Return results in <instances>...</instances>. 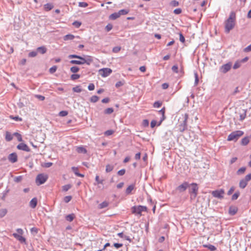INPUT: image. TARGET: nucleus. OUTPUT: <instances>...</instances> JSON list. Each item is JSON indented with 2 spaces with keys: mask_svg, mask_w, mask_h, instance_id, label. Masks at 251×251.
I'll return each instance as SVG.
<instances>
[{
  "mask_svg": "<svg viewBox=\"0 0 251 251\" xmlns=\"http://www.w3.org/2000/svg\"><path fill=\"white\" fill-rule=\"evenodd\" d=\"M8 159L12 163L16 162L17 161V154L16 153H10L8 157Z\"/></svg>",
  "mask_w": 251,
  "mask_h": 251,
  "instance_id": "obj_13",
  "label": "nucleus"
},
{
  "mask_svg": "<svg viewBox=\"0 0 251 251\" xmlns=\"http://www.w3.org/2000/svg\"><path fill=\"white\" fill-rule=\"evenodd\" d=\"M194 75H195L194 85L197 86L199 82V77H198V73L197 72H195Z\"/></svg>",
  "mask_w": 251,
  "mask_h": 251,
  "instance_id": "obj_40",
  "label": "nucleus"
},
{
  "mask_svg": "<svg viewBox=\"0 0 251 251\" xmlns=\"http://www.w3.org/2000/svg\"><path fill=\"white\" fill-rule=\"evenodd\" d=\"M75 218V216L73 214H69L66 216V220L69 222H72Z\"/></svg>",
  "mask_w": 251,
  "mask_h": 251,
  "instance_id": "obj_34",
  "label": "nucleus"
},
{
  "mask_svg": "<svg viewBox=\"0 0 251 251\" xmlns=\"http://www.w3.org/2000/svg\"><path fill=\"white\" fill-rule=\"evenodd\" d=\"M119 17H120L119 12L114 13L110 16V19L111 20H115Z\"/></svg>",
  "mask_w": 251,
  "mask_h": 251,
  "instance_id": "obj_28",
  "label": "nucleus"
},
{
  "mask_svg": "<svg viewBox=\"0 0 251 251\" xmlns=\"http://www.w3.org/2000/svg\"><path fill=\"white\" fill-rule=\"evenodd\" d=\"M71 187V185L68 184L65 185L63 186V190L64 191H67Z\"/></svg>",
  "mask_w": 251,
  "mask_h": 251,
  "instance_id": "obj_57",
  "label": "nucleus"
},
{
  "mask_svg": "<svg viewBox=\"0 0 251 251\" xmlns=\"http://www.w3.org/2000/svg\"><path fill=\"white\" fill-rule=\"evenodd\" d=\"M75 38V36L72 34H67L63 37L65 41L72 40Z\"/></svg>",
  "mask_w": 251,
  "mask_h": 251,
  "instance_id": "obj_27",
  "label": "nucleus"
},
{
  "mask_svg": "<svg viewBox=\"0 0 251 251\" xmlns=\"http://www.w3.org/2000/svg\"><path fill=\"white\" fill-rule=\"evenodd\" d=\"M68 113L67 111H61L59 112V115L60 116L64 117L68 115Z\"/></svg>",
  "mask_w": 251,
  "mask_h": 251,
  "instance_id": "obj_55",
  "label": "nucleus"
},
{
  "mask_svg": "<svg viewBox=\"0 0 251 251\" xmlns=\"http://www.w3.org/2000/svg\"><path fill=\"white\" fill-rule=\"evenodd\" d=\"M114 169V166L110 164H107L106 166L105 171L106 173H109L111 172Z\"/></svg>",
  "mask_w": 251,
  "mask_h": 251,
  "instance_id": "obj_29",
  "label": "nucleus"
},
{
  "mask_svg": "<svg viewBox=\"0 0 251 251\" xmlns=\"http://www.w3.org/2000/svg\"><path fill=\"white\" fill-rule=\"evenodd\" d=\"M211 194L213 197L219 199H222L224 198V197L225 190L223 189L216 190L215 191H213Z\"/></svg>",
  "mask_w": 251,
  "mask_h": 251,
  "instance_id": "obj_8",
  "label": "nucleus"
},
{
  "mask_svg": "<svg viewBox=\"0 0 251 251\" xmlns=\"http://www.w3.org/2000/svg\"><path fill=\"white\" fill-rule=\"evenodd\" d=\"M170 4L173 7H176L179 5V2L176 0H173L171 2Z\"/></svg>",
  "mask_w": 251,
  "mask_h": 251,
  "instance_id": "obj_53",
  "label": "nucleus"
},
{
  "mask_svg": "<svg viewBox=\"0 0 251 251\" xmlns=\"http://www.w3.org/2000/svg\"><path fill=\"white\" fill-rule=\"evenodd\" d=\"M118 12L120 16L122 15L127 14L129 12V11L128 10L122 9L120 10Z\"/></svg>",
  "mask_w": 251,
  "mask_h": 251,
  "instance_id": "obj_43",
  "label": "nucleus"
},
{
  "mask_svg": "<svg viewBox=\"0 0 251 251\" xmlns=\"http://www.w3.org/2000/svg\"><path fill=\"white\" fill-rule=\"evenodd\" d=\"M95 180L97 182V184H102L103 183L104 180L100 179V177L98 175H97L95 177Z\"/></svg>",
  "mask_w": 251,
  "mask_h": 251,
  "instance_id": "obj_38",
  "label": "nucleus"
},
{
  "mask_svg": "<svg viewBox=\"0 0 251 251\" xmlns=\"http://www.w3.org/2000/svg\"><path fill=\"white\" fill-rule=\"evenodd\" d=\"M80 75L78 74H73L71 76V78L72 80H76L78 79L80 77Z\"/></svg>",
  "mask_w": 251,
  "mask_h": 251,
  "instance_id": "obj_48",
  "label": "nucleus"
},
{
  "mask_svg": "<svg viewBox=\"0 0 251 251\" xmlns=\"http://www.w3.org/2000/svg\"><path fill=\"white\" fill-rule=\"evenodd\" d=\"M48 177L46 175L43 174H39L36 178V182L38 185L44 183L47 180Z\"/></svg>",
  "mask_w": 251,
  "mask_h": 251,
  "instance_id": "obj_7",
  "label": "nucleus"
},
{
  "mask_svg": "<svg viewBox=\"0 0 251 251\" xmlns=\"http://www.w3.org/2000/svg\"><path fill=\"white\" fill-rule=\"evenodd\" d=\"M204 247L208 248L210 251H214L216 250V247L211 244L204 245Z\"/></svg>",
  "mask_w": 251,
  "mask_h": 251,
  "instance_id": "obj_31",
  "label": "nucleus"
},
{
  "mask_svg": "<svg viewBox=\"0 0 251 251\" xmlns=\"http://www.w3.org/2000/svg\"><path fill=\"white\" fill-rule=\"evenodd\" d=\"M112 72L111 69L105 68L100 69L99 73L101 76L105 77L109 75Z\"/></svg>",
  "mask_w": 251,
  "mask_h": 251,
  "instance_id": "obj_9",
  "label": "nucleus"
},
{
  "mask_svg": "<svg viewBox=\"0 0 251 251\" xmlns=\"http://www.w3.org/2000/svg\"><path fill=\"white\" fill-rule=\"evenodd\" d=\"M69 58H77L80 59L83 62L82 63H89L90 62L93 61L92 58L90 56H87L85 58H82L80 56L75 55H70L69 56ZM70 63H81L79 61L77 60H72Z\"/></svg>",
  "mask_w": 251,
  "mask_h": 251,
  "instance_id": "obj_6",
  "label": "nucleus"
},
{
  "mask_svg": "<svg viewBox=\"0 0 251 251\" xmlns=\"http://www.w3.org/2000/svg\"><path fill=\"white\" fill-rule=\"evenodd\" d=\"M246 117V110H244V112L240 115V120L242 121Z\"/></svg>",
  "mask_w": 251,
  "mask_h": 251,
  "instance_id": "obj_42",
  "label": "nucleus"
},
{
  "mask_svg": "<svg viewBox=\"0 0 251 251\" xmlns=\"http://www.w3.org/2000/svg\"><path fill=\"white\" fill-rule=\"evenodd\" d=\"M56 70H57V66H53L50 69L49 72L50 74H53L56 71Z\"/></svg>",
  "mask_w": 251,
  "mask_h": 251,
  "instance_id": "obj_50",
  "label": "nucleus"
},
{
  "mask_svg": "<svg viewBox=\"0 0 251 251\" xmlns=\"http://www.w3.org/2000/svg\"><path fill=\"white\" fill-rule=\"evenodd\" d=\"M73 91L75 92L80 93L82 91V89L80 86H76L73 88Z\"/></svg>",
  "mask_w": 251,
  "mask_h": 251,
  "instance_id": "obj_37",
  "label": "nucleus"
},
{
  "mask_svg": "<svg viewBox=\"0 0 251 251\" xmlns=\"http://www.w3.org/2000/svg\"><path fill=\"white\" fill-rule=\"evenodd\" d=\"M17 148L18 149H19L20 150H22V151H27V152H29L30 151V149H29V148L27 146V145H26L25 143L19 144L17 146Z\"/></svg>",
  "mask_w": 251,
  "mask_h": 251,
  "instance_id": "obj_11",
  "label": "nucleus"
},
{
  "mask_svg": "<svg viewBox=\"0 0 251 251\" xmlns=\"http://www.w3.org/2000/svg\"><path fill=\"white\" fill-rule=\"evenodd\" d=\"M236 15L234 12L230 14L229 17L225 22V31L228 33L234 27L235 24Z\"/></svg>",
  "mask_w": 251,
  "mask_h": 251,
  "instance_id": "obj_1",
  "label": "nucleus"
},
{
  "mask_svg": "<svg viewBox=\"0 0 251 251\" xmlns=\"http://www.w3.org/2000/svg\"><path fill=\"white\" fill-rule=\"evenodd\" d=\"M249 137H245L241 140V143L243 146H246L249 144Z\"/></svg>",
  "mask_w": 251,
  "mask_h": 251,
  "instance_id": "obj_23",
  "label": "nucleus"
},
{
  "mask_svg": "<svg viewBox=\"0 0 251 251\" xmlns=\"http://www.w3.org/2000/svg\"><path fill=\"white\" fill-rule=\"evenodd\" d=\"M37 51L41 54H44L47 51V49L44 46L40 47L37 49Z\"/></svg>",
  "mask_w": 251,
  "mask_h": 251,
  "instance_id": "obj_22",
  "label": "nucleus"
},
{
  "mask_svg": "<svg viewBox=\"0 0 251 251\" xmlns=\"http://www.w3.org/2000/svg\"><path fill=\"white\" fill-rule=\"evenodd\" d=\"M244 50L245 52H249L251 51V44L248 46L247 47L245 48Z\"/></svg>",
  "mask_w": 251,
  "mask_h": 251,
  "instance_id": "obj_64",
  "label": "nucleus"
},
{
  "mask_svg": "<svg viewBox=\"0 0 251 251\" xmlns=\"http://www.w3.org/2000/svg\"><path fill=\"white\" fill-rule=\"evenodd\" d=\"M72 197L71 196H67L64 198V201L66 203L69 202L72 200Z\"/></svg>",
  "mask_w": 251,
  "mask_h": 251,
  "instance_id": "obj_47",
  "label": "nucleus"
},
{
  "mask_svg": "<svg viewBox=\"0 0 251 251\" xmlns=\"http://www.w3.org/2000/svg\"><path fill=\"white\" fill-rule=\"evenodd\" d=\"M76 151L79 153L84 154L87 152V150L81 146L76 147Z\"/></svg>",
  "mask_w": 251,
  "mask_h": 251,
  "instance_id": "obj_20",
  "label": "nucleus"
},
{
  "mask_svg": "<svg viewBox=\"0 0 251 251\" xmlns=\"http://www.w3.org/2000/svg\"><path fill=\"white\" fill-rule=\"evenodd\" d=\"M188 119V114L187 113L182 115V117L179 118V125L178 126V129L180 132H183L187 129Z\"/></svg>",
  "mask_w": 251,
  "mask_h": 251,
  "instance_id": "obj_2",
  "label": "nucleus"
},
{
  "mask_svg": "<svg viewBox=\"0 0 251 251\" xmlns=\"http://www.w3.org/2000/svg\"><path fill=\"white\" fill-rule=\"evenodd\" d=\"M108 205V203L107 201H103L99 205V208L100 209H102L106 207Z\"/></svg>",
  "mask_w": 251,
  "mask_h": 251,
  "instance_id": "obj_32",
  "label": "nucleus"
},
{
  "mask_svg": "<svg viewBox=\"0 0 251 251\" xmlns=\"http://www.w3.org/2000/svg\"><path fill=\"white\" fill-rule=\"evenodd\" d=\"M238 211V208L235 206H231L229 208L228 213L230 215L233 216L235 215Z\"/></svg>",
  "mask_w": 251,
  "mask_h": 251,
  "instance_id": "obj_14",
  "label": "nucleus"
},
{
  "mask_svg": "<svg viewBox=\"0 0 251 251\" xmlns=\"http://www.w3.org/2000/svg\"><path fill=\"white\" fill-rule=\"evenodd\" d=\"M14 136H16L17 138L18 141L21 142L22 141V137L20 134L18 132H15L13 133Z\"/></svg>",
  "mask_w": 251,
  "mask_h": 251,
  "instance_id": "obj_41",
  "label": "nucleus"
},
{
  "mask_svg": "<svg viewBox=\"0 0 251 251\" xmlns=\"http://www.w3.org/2000/svg\"><path fill=\"white\" fill-rule=\"evenodd\" d=\"M134 184H131L126 188V193L127 195H129L131 191L134 189Z\"/></svg>",
  "mask_w": 251,
  "mask_h": 251,
  "instance_id": "obj_25",
  "label": "nucleus"
},
{
  "mask_svg": "<svg viewBox=\"0 0 251 251\" xmlns=\"http://www.w3.org/2000/svg\"><path fill=\"white\" fill-rule=\"evenodd\" d=\"M182 10L180 8H176L174 10V13L176 14H179L181 13Z\"/></svg>",
  "mask_w": 251,
  "mask_h": 251,
  "instance_id": "obj_63",
  "label": "nucleus"
},
{
  "mask_svg": "<svg viewBox=\"0 0 251 251\" xmlns=\"http://www.w3.org/2000/svg\"><path fill=\"white\" fill-rule=\"evenodd\" d=\"M88 89L90 91L94 90L95 89V85L93 83H90L88 85Z\"/></svg>",
  "mask_w": 251,
  "mask_h": 251,
  "instance_id": "obj_62",
  "label": "nucleus"
},
{
  "mask_svg": "<svg viewBox=\"0 0 251 251\" xmlns=\"http://www.w3.org/2000/svg\"><path fill=\"white\" fill-rule=\"evenodd\" d=\"M162 105V102L157 101L153 103V107L155 108L160 107Z\"/></svg>",
  "mask_w": 251,
  "mask_h": 251,
  "instance_id": "obj_49",
  "label": "nucleus"
},
{
  "mask_svg": "<svg viewBox=\"0 0 251 251\" xmlns=\"http://www.w3.org/2000/svg\"><path fill=\"white\" fill-rule=\"evenodd\" d=\"M165 108L163 107L161 110H160L158 112L159 113H161L162 114V116L160 118V120L158 124H157L158 126H160L162 122L165 120Z\"/></svg>",
  "mask_w": 251,
  "mask_h": 251,
  "instance_id": "obj_15",
  "label": "nucleus"
},
{
  "mask_svg": "<svg viewBox=\"0 0 251 251\" xmlns=\"http://www.w3.org/2000/svg\"><path fill=\"white\" fill-rule=\"evenodd\" d=\"M13 134H12L10 132L6 131L5 133V140L8 142H9L13 139Z\"/></svg>",
  "mask_w": 251,
  "mask_h": 251,
  "instance_id": "obj_19",
  "label": "nucleus"
},
{
  "mask_svg": "<svg viewBox=\"0 0 251 251\" xmlns=\"http://www.w3.org/2000/svg\"><path fill=\"white\" fill-rule=\"evenodd\" d=\"M124 84V82L122 81H119L116 82L115 84V87L116 88H119Z\"/></svg>",
  "mask_w": 251,
  "mask_h": 251,
  "instance_id": "obj_54",
  "label": "nucleus"
},
{
  "mask_svg": "<svg viewBox=\"0 0 251 251\" xmlns=\"http://www.w3.org/2000/svg\"><path fill=\"white\" fill-rule=\"evenodd\" d=\"M147 206L143 205L133 206L131 208L132 214L139 215L140 216L142 215V212L143 211L147 212Z\"/></svg>",
  "mask_w": 251,
  "mask_h": 251,
  "instance_id": "obj_5",
  "label": "nucleus"
},
{
  "mask_svg": "<svg viewBox=\"0 0 251 251\" xmlns=\"http://www.w3.org/2000/svg\"><path fill=\"white\" fill-rule=\"evenodd\" d=\"M189 186L190 184L187 181H184L176 188V190L179 192H183Z\"/></svg>",
  "mask_w": 251,
  "mask_h": 251,
  "instance_id": "obj_10",
  "label": "nucleus"
},
{
  "mask_svg": "<svg viewBox=\"0 0 251 251\" xmlns=\"http://www.w3.org/2000/svg\"><path fill=\"white\" fill-rule=\"evenodd\" d=\"M189 187H191L189 189V193L190 194V199L191 200H194L197 196L199 187L198 184L196 183L190 184Z\"/></svg>",
  "mask_w": 251,
  "mask_h": 251,
  "instance_id": "obj_4",
  "label": "nucleus"
},
{
  "mask_svg": "<svg viewBox=\"0 0 251 251\" xmlns=\"http://www.w3.org/2000/svg\"><path fill=\"white\" fill-rule=\"evenodd\" d=\"M235 190V188L234 186H232L230 189L228 191L227 193V194L228 195H230L232 194V193L233 192V191H234Z\"/></svg>",
  "mask_w": 251,
  "mask_h": 251,
  "instance_id": "obj_60",
  "label": "nucleus"
},
{
  "mask_svg": "<svg viewBox=\"0 0 251 251\" xmlns=\"http://www.w3.org/2000/svg\"><path fill=\"white\" fill-rule=\"evenodd\" d=\"M114 111V109L112 107L107 108L106 109H105L104 113L105 114H110L112 113Z\"/></svg>",
  "mask_w": 251,
  "mask_h": 251,
  "instance_id": "obj_36",
  "label": "nucleus"
},
{
  "mask_svg": "<svg viewBox=\"0 0 251 251\" xmlns=\"http://www.w3.org/2000/svg\"><path fill=\"white\" fill-rule=\"evenodd\" d=\"M99 99V97L95 95V96H93L92 97H91V98L90 99V101H91V102L94 103V102H96L97 101H98Z\"/></svg>",
  "mask_w": 251,
  "mask_h": 251,
  "instance_id": "obj_39",
  "label": "nucleus"
},
{
  "mask_svg": "<svg viewBox=\"0 0 251 251\" xmlns=\"http://www.w3.org/2000/svg\"><path fill=\"white\" fill-rule=\"evenodd\" d=\"M246 170V168L245 167H243L240 168L239 169H238V170L237 171V174L238 175H242L244 173Z\"/></svg>",
  "mask_w": 251,
  "mask_h": 251,
  "instance_id": "obj_35",
  "label": "nucleus"
},
{
  "mask_svg": "<svg viewBox=\"0 0 251 251\" xmlns=\"http://www.w3.org/2000/svg\"><path fill=\"white\" fill-rule=\"evenodd\" d=\"M22 179H23V176H19L15 177L14 178V181L16 182H19L21 181H22Z\"/></svg>",
  "mask_w": 251,
  "mask_h": 251,
  "instance_id": "obj_52",
  "label": "nucleus"
},
{
  "mask_svg": "<svg viewBox=\"0 0 251 251\" xmlns=\"http://www.w3.org/2000/svg\"><path fill=\"white\" fill-rule=\"evenodd\" d=\"M35 97L36 98H37L38 99H39V100H42V101L44 100L45 99L44 96L40 95H35Z\"/></svg>",
  "mask_w": 251,
  "mask_h": 251,
  "instance_id": "obj_59",
  "label": "nucleus"
},
{
  "mask_svg": "<svg viewBox=\"0 0 251 251\" xmlns=\"http://www.w3.org/2000/svg\"><path fill=\"white\" fill-rule=\"evenodd\" d=\"M79 68L77 66H73L71 68V71L73 73H76L78 71Z\"/></svg>",
  "mask_w": 251,
  "mask_h": 251,
  "instance_id": "obj_46",
  "label": "nucleus"
},
{
  "mask_svg": "<svg viewBox=\"0 0 251 251\" xmlns=\"http://www.w3.org/2000/svg\"><path fill=\"white\" fill-rule=\"evenodd\" d=\"M72 170L74 173V174L77 176L83 177L84 176V175L83 174H81L78 172V169L77 167H72Z\"/></svg>",
  "mask_w": 251,
  "mask_h": 251,
  "instance_id": "obj_18",
  "label": "nucleus"
},
{
  "mask_svg": "<svg viewBox=\"0 0 251 251\" xmlns=\"http://www.w3.org/2000/svg\"><path fill=\"white\" fill-rule=\"evenodd\" d=\"M243 179L246 181L247 183L251 180V174H249L246 176Z\"/></svg>",
  "mask_w": 251,
  "mask_h": 251,
  "instance_id": "obj_44",
  "label": "nucleus"
},
{
  "mask_svg": "<svg viewBox=\"0 0 251 251\" xmlns=\"http://www.w3.org/2000/svg\"><path fill=\"white\" fill-rule=\"evenodd\" d=\"M125 173H126L125 169H121L118 172L117 174L119 176H122L125 174Z\"/></svg>",
  "mask_w": 251,
  "mask_h": 251,
  "instance_id": "obj_56",
  "label": "nucleus"
},
{
  "mask_svg": "<svg viewBox=\"0 0 251 251\" xmlns=\"http://www.w3.org/2000/svg\"><path fill=\"white\" fill-rule=\"evenodd\" d=\"M13 236L21 243H24L25 242V239L21 235H19L17 233H13Z\"/></svg>",
  "mask_w": 251,
  "mask_h": 251,
  "instance_id": "obj_16",
  "label": "nucleus"
},
{
  "mask_svg": "<svg viewBox=\"0 0 251 251\" xmlns=\"http://www.w3.org/2000/svg\"><path fill=\"white\" fill-rule=\"evenodd\" d=\"M231 65L230 64H224L223 66L220 68V71L223 73H226L231 69Z\"/></svg>",
  "mask_w": 251,
  "mask_h": 251,
  "instance_id": "obj_12",
  "label": "nucleus"
},
{
  "mask_svg": "<svg viewBox=\"0 0 251 251\" xmlns=\"http://www.w3.org/2000/svg\"><path fill=\"white\" fill-rule=\"evenodd\" d=\"M248 183L243 179L240 180L239 184V186L241 189H244L247 185Z\"/></svg>",
  "mask_w": 251,
  "mask_h": 251,
  "instance_id": "obj_21",
  "label": "nucleus"
},
{
  "mask_svg": "<svg viewBox=\"0 0 251 251\" xmlns=\"http://www.w3.org/2000/svg\"><path fill=\"white\" fill-rule=\"evenodd\" d=\"M78 5L80 7H86L88 6V4H87V3H86L85 2H80L78 3Z\"/></svg>",
  "mask_w": 251,
  "mask_h": 251,
  "instance_id": "obj_58",
  "label": "nucleus"
},
{
  "mask_svg": "<svg viewBox=\"0 0 251 251\" xmlns=\"http://www.w3.org/2000/svg\"><path fill=\"white\" fill-rule=\"evenodd\" d=\"M118 236L121 238H124L126 240L128 241L129 242H131V239L128 236L124 235L123 232H120L118 233Z\"/></svg>",
  "mask_w": 251,
  "mask_h": 251,
  "instance_id": "obj_24",
  "label": "nucleus"
},
{
  "mask_svg": "<svg viewBox=\"0 0 251 251\" xmlns=\"http://www.w3.org/2000/svg\"><path fill=\"white\" fill-rule=\"evenodd\" d=\"M240 192L239 191H237L231 197V200L232 201H234L237 200L239 196H240Z\"/></svg>",
  "mask_w": 251,
  "mask_h": 251,
  "instance_id": "obj_30",
  "label": "nucleus"
},
{
  "mask_svg": "<svg viewBox=\"0 0 251 251\" xmlns=\"http://www.w3.org/2000/svg\"><path fill=\"white\" fill-rule=\"evenodd\" d=\"M37 199L36 198H34L29 202V206L32 208H35L37 206Z\"/></svg>",
  "mask_w": 251,
  "mask_h": 251,
  "instance_id": "obj_17",
  "label": "nucleus"
},
{
  "mask_svg": "<svg viewBox=\"0 0 251 251\" xmlns=\"http://www.w3.org/2000/svg\"><path fill=\"white\" fill-rule=\"evenodd\" d=\"M73 25L76 28H78L81 25V23L78 21H75L73 23Z\"/></svg>",
  "mask_w": 251,
  "mask_h": 251,
  "instance_id": "obj_45",
  "label": "nucleus"
},
{
  "mask_svg": "<svg viewBox=\"0 0 251 251\" xmlns=\"http://www.w3.org/2000/svg\"><path fill=\"white\" fill-rule=\"evenodd\" d=\"M37 54V51H32L29 53L28 56L31 57H35Z\"/></svg>",
  "mask_w": 251,
  "mask_h": 251,
  "instance_id": "obj_51",
  "label": "nucleus"
},
{
  "mask_svg": "<svg viewBox=\"0 0 251 251\" xmlns=\"http://www.w3.org/2000/svg\"><path fill=\"white\" fill-rule=\"evenodd\" d=\"M7 211L5 208L1 209L0 210V218L3 217L7 213Z\"/></svg>",
  "mask_w": 251,
  "mask_h": 251,
  "instance_id": "obj_33",
  "label": "nucleus"
},
{
  "mask_svg": "<svg viewBox=\"0 0 251 251\" xmlns=\"http://www.w3.org/2000/svg\"><path fill=\"white\" fill-rule=\"evenodd\" d=\"M113 246L114 247H115L116 249H119L120 248L123 247V244H121V243H114L113 244Z\"/></svg>",
  "mask_w": 251,
  "mask_h": 251,
  "instance_id": "obj_61",
  "label": "nucleus"
},
{
  "mask_svg": "<svg viewBox=\"0 0 251 251\" xmlns=\"http://www.w3.org/2000/svg\"><path fill=\"white\" fill-rule=\"evenodd\" d=\"M243 134L244 132L242 130L233 131L228 135L227 140L228 141L236 142Z\"/></svg>",
  "mask_w": 251,
  "mask_h": 251,
  "instance_id": "obj_3",
  "label": "nucleus"
},
{
  "mask_svg": "<svg viewBox=\"0 0 251 251\" xmlns=\"http://www.w3.org/2000/svg\"><path fill=\"white\" fill-rule=\"evenodd\" d=\"M53 7V5L51 3H47L44 6V9L47 11L50 10Z\"/></svg>",
  "mask_w": 251,
  "mask_h": 251,
  "instance_id": "obj_26",
  "label": "nucleus"
}]
</instances>
